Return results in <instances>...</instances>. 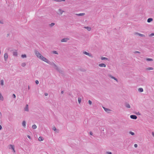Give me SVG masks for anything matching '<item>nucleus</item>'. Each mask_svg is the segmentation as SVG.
Here are the masks:
<instances>
[{
    "label": "nucleus",
    "mask_w": 154,
    "mask_h": 154,
    "mask_svg": "<svg viewBox=\"0 0 154 154\" xmlns=\"http://www.w3.org/2000/svg\"><path fill=\"white\" fill-rule=\"evenodd\" d=\"M35 55L37 57L39 58L40 60L44 61L45 60H46V59L41 54L37 51L35 50Z\"/></svg>",
    "instance_id": "nucleus-1"
},
{
    "label": "nucleus",
    "mask_w": 154,
    "mask_h": 154,
    "mask_svg": "<svg viewBox=\"0 0 154 154\" xmlns=\"http://www.w3.org/2000/svg\"><path fill=\"white\" fill-rule=\"evenodd\" d=\"M44 62H46L49 64L54 66V67L55 69H58V66L54 62H50L47 59H46V60H45Z\"/></svg>",
    "instance_id": "nucleus-2"
},
{
    "label": "nucleus",
    "mask_w": 154,
    "mask_h": 154,
    "mask_svg": "<svg viewBox=\"0 0 154 154\" xmlns=\"http://www.w3.org/2000/svg\"><path fill=\"white\" fill-rule=\"evenodd\" d=\"M12 53L14 57H17L18 55V53L17 50H11L10 51Z\"/></svg>",
    "instance_id": "nucleus-3"
},
{
    "label": "nucleus",
    "mask_w": 154,
    "mask_h": 154,
    "mask_svg": "<svg viewBox=\"0 0 154 154\" xmlns=\"http://www.w3.org/2000/svg\"><path fill=\"white\" fill-rule=\"evenodd\" d=\"M69 40V38H63V39H62L61 40V42H67V41Z\"/></svg>",
    "instance_id": "nucleus-4"
},
{
    "label": "nucleus",
    "mask_w": 154,
    "mask_h": 154,
    "mask_svg": "<svg viewBox=\"0 0 154 154\" xmlns=\"http://www.w3.org/2000/svg\"><path fill=\"white\" fill-rule=\"evenodd\" d=\"M83 54H86L91 57H92L93 56L91 54H90L89 53L87 52L86 51H84L83 52Z\"/></svg>",
    "instance_id": "nucleus-5"
},
{
    "label": "nucleus",
    "mask_w": 154,
    "mask_h": 154,
    "mask_svg": "<svg viewBox=\"0 0 154 154\" xmlns=\"http://www.w3.org/2000/svg\"><path fill=\"white\" fill-rule=\"evenodd\" d=\"M8 57V54L7 53H5L4 55V57L5 61H6L7 60Z\"/></svg>",
    "instance_id": "nucleus-6"
},
{
    "label": "nucleus",
    "mask_w": 154,
    "mask_h": 154,
    "mask_svg": "<svg viewBox=\"0 0 154 154\" xmlns=\"http://www.w3.org/2000/svg\"><path fill=\"white\" fill-rule=\"evenodd\" d=\"M64 12V11L62 10L60 8L58 10V14H60L61 15L63 14V12Z\"/></svg>",
    "instance_id": "nucleus-7"
},
{
    "label": "nucleus",
    "mask_w": 154,
    "mask_h": 154,
    "mask_svg": "<svg viewBox=\"0 0 154 154\" xmlns=\"http://www.w3.org/2000/svg\"><path fill=\"white\" fill-rule=\"evenodd\" d=\"M108 76L109 77H110L111 78L113 79L114 80H116L117 82H118V80H117V79L115 77H114V76H112V75H108Z\"/></svg>",
    "instance_id": "nucleus-8"
},
{
    "label": "nucleus",
    "mask_w": 154,
    "mask_h": 154,
    "mask_svg": "<svg viewBox=\"0 0 154 154\" xmlns=\"http://www.w3.org/2000/svg\"><path fill=\"white\" fill-rule=\"evenodd\" d=\"M130 118L133 119H136L137 118V116L135 115H131L130 116Z\"/></svg>",
    "instance_id": "nucleus-9"
},
{
    "label": "nucleus",
    "mask_w": 154,
    "mask_h": 154,
    "mask_svg": "<svg viewBox=\"0 0 154 154\" xmlns=\"http://www.w3.org/2000/svg\"><path fill=\"white\" fill-rule=\"evenodd\" d=\"M134 34L135 35H137L140 36H141V37H145V35H143V34H140V33H138V32H135L134 33Z\"/></svg>",
    "instance_id": "nucleus-10"
},
{
    "label": "nucleus",
    "mask_w": 154,
    "mask_h": 154,
    "mask_svg": "<svg viewBox=\"0 0 154 154\" xmlns=\"http://www.w3.org/2000/svg\"><path fill=\"white\" fill-rule=\"evenodd\" d=\"M99 66L100 67H106V65L104 63H100L99 64Z\"/></svg>",
    "instance_id": "nucleus-11"
},
{
    "label": "nucleus",
    "mask_w": 154,
    "mask_h": 154,
    "mask_svg": "<svg viewBox=\"0 0 154 154\" xmlns=\"http://www.w3.org/2000/svg\"><path fill=\"white\" fill-rule=\"evenodd\" d=\"M103 109H104V110L107 112L109 113V112L110 110L106 108L105 107H103Z\"/></svg>",
    "instance_id": "nucleus-12"
},
{
    "label": "nucleus",
    "mask_w": 154,
    "mask_h": 154,
    "mask_svg": "<svg viewBox=\"0 0 154 154\" xmlns=\"http://www.w3.org/2000/svg\"><path fill=\"white\" fill-rule=\"evenodd\" d=\"M24 110L27 112L29 111L28 105V104L26 105V107L24 108Z\"/></svg>",
    "instance_id": "nucleus-13"
},
{
    "label": "nucleus",
    "mask_w": 154,
    "mask_h": 154,
    "mask_svg": "<svg viewBox=\"0 0 154 154\" xmlns=\"http://www.w3.org/2000/svg\"><path fill=\"white\" fill-rule=\"evenodd\" d=\"M85 13H82L80 14H76L75 15L78 16H83L85 15Z\"/></svg>",
    "instance_id": "nucleus-14"
},
{
    "label": "nucleus",
    "mask_w": 154,
    "mask_h": 154,
    "mask_svg": "<svg viewBox=\"0 0 154 154\" xmlns=\"http://www.w3.org/2000/svg\"><path fill=\"white\" fill-rule=\"evenodd\" d=\"M10 147L9 148L10 149H12L13 150V151L14 152H15V151L14 150V146L13 145H10Z\"/></svg>",
    "instance_id": "nucleus-15"
},
{
    "label": "nucleus",
    "mask_w": 154,
    "mask_h": 154,
    "mask_svg": "<svg viewBox=\"0 0 154 154\" xmlns=\"http://www.w3.org/2000/svg\"><path fill=\"white\" fill-rule=\"evenodd\" d=\"M84 28L87 29L88 31H90L91 30V27L88 26H84Z\"/></svg>",
    "instance_id": "nucleus-16"
},
{
    "label": "nucleus",
    "mask_w": 154,
    "mask_h": 154,
    "mask_svg": "<svg viewBox=\"0 0 154 154\" xmlns=\"http://www.w3.org/2000/svg\"><path fill=\"white\" fill-rule=\"evenodd\" d=\"M22 125L24 127H25L26 126V122L25 121H23L22 123Z\"/></svg>",
    "instance_id": "nucleus-17"
},
{
    "label": "nucleus",
    "mask_w": 154,
    "mask_h": 154,
    "mask_svg": "<svg viewBox=\"0 0 154 154\" xmlns=\"http://www.w3.org/2000/svg\"><path fill=\"white\" fill-rule=\"evenodd\" d=\"M153 21V19L152 18H149L147 19V21L148 23H150Z\"/></svg>",
    "instance_id": "nucleus-18"
},
{
    "label": "nucleus",
    "mask_w": 154,
    "mask_h": 154,
    "mask_svg": "<svg viewBox=\"0 0 154 154\" xmlns=\"http://www.w3.org/2000/svg\"><path fill=\"white\" fill-rule=\"evenodd\" d=\"M125 106L126 107L128 108H131V106L128 103H126L125 104Z\"/></svg>",
    "instance_id": "nucleus-19"
},
{
    "label": "nucleus",
    "mask_w": 154,
    "mask_h": 154,
    "mask_svg": "<svg viewBox=\"0 0 154 154\" xmlns=\"http://www.w3.org/2000/svg\"><path fill=\"white\" fill-rule=\"evenodd\" d=\"M38 140L39 141H43L44 140V138L40 136L39 137Z\"/></svg>",
    "instance_id": "nucleus-20"
},
{
    "label": "nucleus",
    "mask_w": 154,
    "mask_h": 154,
    "mask_svg": "<svg viewBox=\"0 0 154 154\" xmlns=\"http://www.w3.org/2000/svg\"><path fill=\"white\" fill-rule=\"evenodd\" d=\"M55 24L54 23H51V24H49V26L51 27H52L53 26H54L55 25Z\"/></svg>",
    "instance_id": "nucleus-21"
},
{
    "label": "nucleus",
    "mask_w": 154,
    "mask_h": 154,
    "mask_svg": "<svg viewBox=\"0 0 154 154\" xmlns=\"http://www.w3.org/2000/svg\"><path fill=\"white\" fill-rule=\"evenodd\" d=\"M0 100L3 101L4 100V98L1 94L0 93Z\"/></svg>",
    "instance_id": "nucleus-22"
},
{
    "label": "nucleus",
    "mask_w": 154,
    "mask_h": 154,
    "mask_svg": "<svg viewBox=\"0 0 154 154\" xmlns=\"http://www.w3.org/2000/svg\"><path fill=\"white\" fill-rule=\"evenodd\" d=\"M138 91L140 92H143V89L142 88H139L138 89Z\"/></svg>",
    "instance_id": "nucleus-23"
},
{
    "label": "nucleus",
    "mask_w": 154,
    "mask_h": 154,
    "mask_svg": "<svg viewBox=\"0 0 154 154\" xmlns=\"http://www.w3.org/2000/svg\"><path fill=\"white\" fill-rule=\"evenodd\" d=\"M4 85V82L3 80H1L0 81V85L1 86H3Z\"/></svg>",
    "instance_id": "nucleus-24"
},
{
    "label": "nucleus",
    "mask_w": 154,
    "mask_h": 154,
    "mask_svg": "<svg viewBox=\"0 0 154 154\" xmlns=\"http://www.w3.org/2000/svg\"><path fill=\"white\" fill-rule=\"evenodd\" d=\"M56 69L60 72H63L62 70L61 69H60L58 67V69Z\"/></svg>",
    "instance_id": "nucleus-25"
},
{
    "label": "nucleus",
    "mask_w": 154,
    "mask_h": 154,
    "mask_svg": "<svg viewBox=\"0 0 154 154\" xmlns=\"http://www.w3.org/2000/svg\"><path fill=\"white\" fill-rule=\"evenodd\" d=\"M147 61H152L153 60L152 58H147L146 59Z\"/></svg>",
    "instance_id": "nucleus-26"
},
{
    "label": "nucleus",
    "mask_w": 154,
    "mask_h": 154,
    "mask_svg": "<svg viewBox=\"0 0 154 154\" xmlns=\"http://www.w3.org/2000/svg\"><path fill=\"white\" fill-rule=\"evenodd\" d=\"M101 59L102 60H108V58H107L106 57H102L101 58Z\"/></svg>",
    "instance_id": "nucleus-27"
},
{
    "label": "nucleus",
    "mask_w": 154,
    "mask_h": 154,
    "mask_svg": "<svg viewBox=\"0 0 154 154\" xmlns=\"http://www.w3.org/2000/svg\"><path fill=\"white\" fill-rule=\"evenodd\" d=\"M32 127L33 129H35L37 128V126L36 125H32Z\"/></svg>",
    "instance_id": "nucleus-28"
},
{
    "label": "nucleus",
    "mask_w": 154,
    "mask_h": 154,
    "mask_svg": "<svg viewBox=\"0 0 154 154\" xmlns=\"http://www.w3.org/2000/svg\"><path fill=\"white\" fill-rule=\"evenodd\" d=\"M26 63L25 62L23 63H21V66L23 67H24L26 66Z\"/></svg>",
    "instance_id": "nucleus-29"
},
{
    "label": "nucleus",
    "mask_w": 154,
    "mask_h": 154,
    "mask_svg": "<svg viewBox=\"0 0 154 154\" xmlns=\"http://www.w3.org/2000/svg\"><path fill=\"white\" fill-rule=\"evenodd\" d=\"M78 101L79 103L80 104L81 101V99L80 97H78Z\"/></svg>",
    "instance_id": "nucleus-30"
},
{
    "label": "nucleus",
    "mask_w": 154,
    "mask_h": 154,
    "mask_svg": "<svg viewBox=\"0 0 154 154\" xmlns=\"http://www.w3.org/2000/svg\"><path fill=\"white\" fill-rule=\"evenodd\" d=\"M21 57L23 58H26V56L25 54H22L21 55Z\"/></svg>",
    "instance_id": "nucleus-31"
},
{
    "label": "nucleus",
    "mask_w": 154,
    "mask_h": 154,
    "mask_svg": "<svg viewBox=\"0 0 154 154\" xmlns=\"http://www.w3.org/2000/svg\"><path fill=\"white\" fill-rule=\"evenodd\" d=\"M153 68L152 67H149L146 69L147 70H153Z\"/></svg>",
    "instance_id": "nucleus-32"
},
{
    "label": "nucleus",
    "mask_w": 154,
    "mask_h": 154,
    "mask_svg": "<svg viewBox=\"0 0 154 154\" xmlns=\"http://www.w3.org/2000/svg\"><path fill=\"white\" fill-rule=\"evenodd\" d=\"M129 134L131 135H134L135 134L134 132H132V131H130L129 132Z\"/></svg>",
    "instance_id": "nucleus-33"
},
{
    "label": "nucleus",
    "mask_w": 154,
    "mask_h": 154,
    "mask_svg": "<svg viewBox=\"0 0 154 154\" xmlns=\"http://www.w3.org/2000/svg\"><path fill=\"white\" fill-rule=\"evenodd\" d=\"M53 53L54 54H58V52L56 51H53Z\"/></svg>",
    "instance_id": "nucleus-34"
},
{
    "label": "nucleus",
    "mask_w": 154,
    "mask_h": 154,
    "mask_svg": "<svg viewBox=\"0 0 154 154\" xmlns=\"http://www.w3.org/2000/svg\"><path fill=\"white\" fill-rule=\"evenodd\" d=\"M52 129L54 131H56L57 130V129L55 126H54L53 127Z\"/></svg>",
    "instance_id": "nucleus-35"
},
{
    "label": "nucleus",
    "mask_w": 154,
    "mask_h": 154,
    "mask_svg": "<svg viewBox=\"0 0 154 154\" xmlns=\"http://www.w3.org/2000/svg\"><path fill=\"white\" fill-rule=\"evenodd\" d=\"M88 103L90 105H91L92 104V102L90 100H89L88 101Z\"/></svg>",
    "instance_id": "nucleus-36"
},
{
    "label": "nucleus",
    "mask_w": 154,
    "mask_h": 154,
    "mask_svg": "<svg viewBox=\"0 0 154 154\" xmlns=\"http://www.w3.org/2000/svg\"><path fill=\"white\" fill-rule=\"evenodd\" d=\"M35 82L36 84H38L39 83V82L37 80H36L35 81Z\"/></svg>",
    "instance_id": "nucleus-37"
},
{
    "label": "nucleus",
    "mask_w": 154,
    "mask_h": 154,
    "mask_svg": "<svg viewBox=\"0 0 154 154\" xmlns=\"http://www.w3.org/2000/svg\"><path fill=\"white\" fill-rule=\"evenodd\" d=\"M134 53L135 54H136V53L140 54V52L139 51H135L134 52Z\"/></svg>",
    "instance_id": "nucleus-38"
},
{
    "label": "nucleus",
    "mask_w": 154,
    "mask_h": 154,
    "mask_svg": "<svg viewBox=\"0 0 154 154\" xmlns=\"http://www.w3.org/2000/svg\"><path fill=\"white\" fill-rule=\"evenodd\" d=\"M153 35H154V33H152L149 35V36H152Z\"/></svg>",
    "instance_id": "nucleus-39"
},
{
    "label": "nucleus",
    "mask_w": 154,
    "mask_h": 154,
    "mask_svg": "<svg viewBox=\"0 0 154 154\" xmlns=\"http://www.w3.org/2000/svg\"><path fill=\"white\" fill-rule=\"evenodd\" d=\"M106 153L107 154H112V152H107Z\"/></svg>",
    "instance_id": "nucleus-40"
},
{
    "label": "nucleus",
    "mask_w": 154,
    "mask_h": 154,
    "mask_svg": "<svg viewBox=\"0 0 154 154\" xmlns=\"http://www.w3.org/2000/svg\"><path fill=\"white\" fill-rule=\"evenodd\" d=\"M137 144H135L134 145V146L135 148H137Z\"/></svg>",
    "instance_id": "nucleus-41"
},
{
    "label": "nucleus",
    "mask_w": 154,
    "mask_h": 154,
    "mask_svg": "<svg viewBox=\"0 0 154 154\" xmlns=\"http://www.w3.org/2000/svg\"><path fill=\"white\" fill-rule=\"evenodd\" d=\"M12 96H13V97L14 98H15V97H16V95H15L14 94H13Z\"/></svg>",
    "instance_id": "nucleus-42"
},
{
    "label": "nucleus",
    "mask_w": 154,
    "mask_h": 154,
    "mask_svg": "<svg viewBox=\"0 0 154 154\" xmlns=\"http://www.w3.org/2000/svg\"><path fill=\"white\" fill-rule=\"evenodd\" d=\"M89 134L90 135H93V133L91 131H90Z\"/></svg>",
    "instance_id": "nucleus-43"
},
{
    "label": "nucleus",
    "mask_w": 154,
    "mask_h": 154,
    "mask_svg": "<svg viewBox=\"0 0 154 154\" xmlns=\"http://www.w3.org/2000/svg\"><path fill=\"white\" fill-rule=\"evenodd\" d=\"M0 23L2 24H3V22L2 20H0Z\"/></svg>",
    "instance_id": "nucleus-44"
},
{
    "label": "nucleus",
    "mask_w": 154,
    "mask_h": 154,
    "mask_svg": "<svg viewBox=\"0 0 154 154\" xmlns=\"http://www.w3.org/2000/svg\"><path fill=\"white\" fill-rule=\"evenodd\" d=\"M152 136H153V137L154 138V132H152Z\"/></svg>",
    "instance_id": "nucleus-45"
},
{
    "label": "nucleus",
    "mask_w": 154,
    "mask_h": 154,
    "mask_svg": "<svg viewBox=\"0 0 154 154\" xmlns=\"http://www.w3.org/2000/svg\"><path fill=\"white\" fill-rule=\"evenodd\" d=\"M27 137L29 139H31V137L29 135H27Z\"/></svg>",
    "instance_id": "nucleus-46"
},
{
    "label": "nucleus",
    "mask_w": 154,
    "mask_h": 154,
    "mask_svg": "<svg viewBox=\"0 0 154 154\" xmlns=\"http://www.w3.org/2000/svg\"><path fill=\"white\" fill-rule=\"evenodd\" d=\"M45 96H48V94L47 93H45Z\"/></svg>",
    "instance_id": "nucleus-47"
},
{
    "label": "nucleus",
    "mask_w": 154,
    "mask_h": 154,
    "mask_svg": "<svg viewBox=\"0 0 154 154\" xmlns=\"http://www.w3.org/2000/svg\"><path fill=\"white\" fill-rule=\"evenodd\" d=\"M2 117V114L0 112V119Z\"/></svg>",
    "instance_id": "nucleus-48"
},
{
    "label": "nucleus",
    "mask_w": 154,
    "mask_h": 154,
    "mask_svg": "<svg viewBox=\"0 0 154 154\" xmlns=\"http://www.w3.org/2000/svg\"><path fill=\"white\" fill-rule=\"evenodd\" d=\"M137 114L138 115H140V112H138L137 113Z\"/></svg>",
    "instance_id": "nucleus-49"
},
{
    "label": "nucleus",
    "mask_w": 154,
    "mask_h": 154,
    "mask_svg": "<svg viewBox=\"0 0 154 154\" xmlns=\"http://www.w3.org/2000/svg\"><path fill=\"white\" fill-rule=\"evenodd\" d=\"M2 128V127L1 125H0V130H1Z\"/></svg>",
    "instance_id": "nucleus-50"
},
{
    "label": "nucleus",
    "mask_w": 154,
    "mask_h": 154,
    "mask_svg": "<svg viewBox=\"0 0 154 154\" xmlns=\"http://www.w3.org/2000/svg\"><path fill=\"white\" fill-rule=\"evenodd\" d=\"M63 93H64V91H61V93L62 94H63Z\"/></svg>",
    "instance_id": "nucleus-51"
},
{
    "label": "nucleus",
    "mask_w": 154,
    "mask_h": 154,
    "mask_svg": "<svg viewBox=\"0 0 154 154\" xmlns=\"http://www.w3.org/2000/svg\"><path fill=\"white\" fill-rule=\"evenodd\" d=\"M29 86H28V89L29 90Z\"/></svg>",
    "instance_id": "nucleus-52"
},
{
    "label": "nucleus",
    "mask_w": 154,
    "mask_h": 154,
    "mask_svg": "<svg viewBox=\"0 0 154 154\" xmlns=\"http://www.w3.org/2000/svg\"><path fill=\"white\" fill-rule=\"evenodd\" d=\"M1 51L0 50V54H1Z\"/></svg>",
    "instance_id": "nucleus-53"
}]
</instances>
